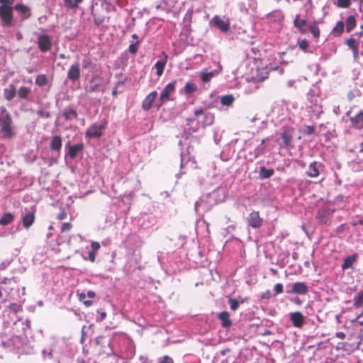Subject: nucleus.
Here are the masks:
<instances>
[{
    "mask_svg": "<svg viewBox=\"0 0 363 363\" xmlns=\"http://www.w3.org/2000/svg\"><path fill=\"white\" fill-rule=\"evenodd\" d=\"M11 118L4 106L0 107V128L4 136L10 138L12 135L11 128Z\"/></svg>",
    "mask_w": 363,
    "mask_h": 363,
    "instance_id": "obj_1",
    "label": "nucleus"
},
{
    "mask_svg": "<svg viewBox=\"0 0 363 363\" xmlns=\"http://www.w3.org/2000/svg\"><path fill=\"white\" fill-rule=\"evenodd\" d=\"M0 20L2 26H13V8L0 6Z\"/></svg>",
    "mask_w": 363,
    "mask_h": 363,
    "instance_id": "obj_2",
    "label": "nucleus"
},
{
    "mask_svg": "<svg viewBox=\"0 0 363 363\" xmlns=\"http://www.w3.org/2000/svg\"><path fill=\"white\" fill-rule=\"evenodd\" d=\"M106 125V122L101 125L93 124L86 130L85 135L90 138H100L102 135V130L105 129Z\"/></svg>",
    "mask_w": 363,
    "mask_h": 363,
    "instance_id": "obj_3",
    "label": "nucleus"
},
{
    "mask_svg": "<svg viewBox=\"0 0 363 363\" xmlns=\"http://www.w3.org/2000/svg\"><path fill=\"white\" fill-rule=\"evenodd\" d=\"M211 22L215 27L223 32H226L230 28V20L225 16L220 18L218 16H215L212 18Z\"/></svg>",
    "mask_w": 363,
    "mask_h": 363,
    "instance_id": "obj_4",
    "label": "nucleus"
},
{
    "mask_svg": "<svg viewBox=\"0 0 363 363\" xmlns=\"http://www.w3.org/2000/svg\"><path fill=\"white\" fill-rule=\"evenodd\" d=\"M175 84L176 82L173 81L170 83H169L162 90L160 96V101H161V106L162 104L166 102L167 101L169 100V96L172 94L174 93L175 90Z\"/></svg>",
    "mask_w": 363,
    "mask_h": 363,
    "instance_id": "obj_5",
    "label": "nucleus"
},
{
    "mask_svg": "<svg viewBox=\"0 0 363 363\" xmlns=\"http://www.w3.org/2000/svg\"><path fill=\"white\" fill-rule=\"evenodd\" d=\"M248 223L254 228H259L262 225V218H260L259 212L253 211L249 215Z\"/></svg>",
    "mask_w": 363,
    "mask_h": 363,
    "instance_id": "obj_6",
    "label": "nucleus"
},
{
    "mask_svg": "<svg viewBox=\"0 0 363 363\" xmlns=\"http://www.w3.org/2000/svg\"><path fill=\"white\" fill-rule=\"evenodd\" d=\"M38 47L42 52H46L51 48V40L47 35H43L38 38Z\"/></svg>",
    "mask_w": 363,
    "mask_h": 363,
    "instance_id": "obj_7",
    "label": "nucleus"
},
{
    "mask_svg": "<svg viewBox=\"0 0 363 363\" xmlns=\"http://www.w3.org/2000/svg\"><path fill=\"white\" fill-rule=\"evenodd\" d=\"M290 320L293 325L296 328H301L304 323V317L300 312H294L290 314Z\"/></svg>",
    "mask_w": 363,
    "mask_h": 363,
    "instance_id": "obj_8",
    "label": "nucleus"
},
{
    "mask_svg": "<svg viewBox=\"0 0 363 363\" xmlns=\"http://www.w3.org/2000/svg\"><path fill=\"white\" fill-rule=\"evenodd\" d=\"M222 67H218V69L211 72H208L207 69L202 70L200 72L201 80L203 82H208L213 77L218 74L221 72Z\"/></svg>",
    "mask_w": 363,
    "mask_h": 363,
    "instance_id": "obj_9",
    "label": "nucleus"
},
{
    "mask_svg": "<svg viewBox=\"0 0 363 363\" xmlns=\"http://www.w3.org/2000/svg\"><path fill=\"white\" fill-rule=\"evenodd\" d=\"M80 77V69L78 64L72 65L67 72V78L72 82L78 80Z\"/></svg>",
    "mask_w": 363,
    "mask_h": 363,
    "instance_id": "obj_10",
    "label": "nucleus"
},
{
    "mask_svg": "<svg viewBox=\"0 0 363 363\" xmlns=\"http://www.w3.org/2000/svg\"><path fill=\"white\" fill-rule=\"evenodd\" d=\"M157 96V92L156 91L150 93L145 99L143 100L142 107L144 110L148 111L152 106L154 101Z\"/></svg>",
    "mask_w": 363,
    "mask_h": 363,
    "instance_id": "obj_11",
    "label": "nucleus"
},
{
    "mask_svg": "<svg viewBox=\"0 0 363 363\" xmlns=\"http://www.w3.org/2000/svg\"><path fill=\"white\" fill-rule=\"evenodd\" d=\"M351 112L348 111L347 115L350 117L352 125L357 128L363 127V111H359L354 116H350Z\"/></svg>",
    "mask_w": 363,
    "mask_h": 363,
    "instance_id": "obj_12",
    "label": "nucleus"
},
{
    "mask_svg": "<svg viewBox=\"0 0 363 363\" xmlns=\"http://www.w3.org/2000/svg\"><path fill=\"white\" fill-rule=\"evenodd\" d=\"M35 220V213L33 211H28L22 216L23 225L26 228L30 227Z\"/></svg>",
    "mask_w": 363,
    "mask_h": 363,
    "instance_id": "obj_13",
    "label": "nucleus"
},
{
    "mask_svg": "<svg viewBox=\"0 0 363 363\" xmlns=\"http://www.w3.org/2000/svg\"><path fill=\"white\" fill-rule=\"evenodd\" d=\"M308 288L303 282H296L293 284V289L288 293L305 294L308 292Z\"/></svg>",
    "mask_w": 363,
    "mask_h": 363,
    "instance_id": "obj_14",
    "label": "nucleus"
},
{
    "mask_svg": "<svg viewBox=\"0 0 363 363\" xmlns=\"http://www.w3.org/2000/svg\"><path fill=\"white\" fill-rule=\"evenodd\" d=\"M62 138L59 135H56L52 138L50 148L51 150L60 152L62 148Z\"/></svg>",
    "mask_w": 363,
    "mask_h": 363,
    "instance_id": "obj_15",
    "label": "nucleus"
},
{
    "mask_svg": "<svg viewBox=\"0 0 363 363\" xmlns=\"http://www.w3.org/2000/svg\"><path fill=\"white\" fill-rule=\"evenodd\" d=\"M306 25V21L305 19H300L299 15H296L294 20V26L297 28L299 32L302 34H305L306 33V30L305 28Z\"/></svg>",
    "mask_w": 363,
    "mask_h": 363,
    "instance_id": "obj_16",
    "label": "nucleus"
},
{
    "mask_svg": "<svg viewBox=\"0 0 363 363\" xmlns=\"http://www.w3.org/2000/svg\"><path fill=\"white\" fill-rule=\"evenodd\" d=\"M357 259V255L356 254L347 257L342 264V269L345 270L347 269L352 267L353 264L356 262Z\"/></svg>",
    "mask_w": 363,
    "mask_h": 363,
    "instance_id": "obj_17",
    "label": "nucleus"
},
{
    "mask_svg": "<svg viewBox=\"0 0 363 363\" xmlns=\"http://www.w3.org/2000/svg\"><path fill=\"white\" fill-rule=\"evenodd\" d=\"M16 94V89L13 84H9L8 87L4 89V98L8 100H12Z\"/></svg>",
    "mask_w": 363,
    "mask_h": 363,
    "instance_id": "obj_18",
    "label": "nucleus"
},
{
    "mask_svg": "<svg viewBox=\"0 0 363 363\" xmlns=\"http://www.w3.org/2000/svg\"><path fill=\"white\" fill-rule=\"evenodd\" d=\"M219 320L221 321L222 325L224 328H229L232 325L230 319V315L227 311L221 312L218 315Z\"/></svg>",
    "mask_w": 363,
    "mask_h": 363,
    "instance_id": "obj_19",
    "label": "nucleus"
},
{
    "mask_svg": "<svg viewBox=\"0 0 363 363\" xmlns=\"http://www.w3.org/2000/svg\"><path fill=\"white\" fill-rule=\"evenodd\" d=\"M318 164L316 162H313L308 167L307 175L310 177H317L319 174Z\"/></svg>",
    "mask_w": 363,
    "mask_h": 363,
    "instance_id": "obj_20",
    "label": "nucleus"
},
{
    "mask_svg": "<svg viewBox=\"0 0 363 363\" xmlns=\"http://www.w3.org/2000/svg\"><path fill=\"white\" fill-rule=\"evenodd\" d=\"M191 162L192 167H196V160L194 158L191 160L190 156L188 153L182 152L181 154V167H184L188 162Z\"/></svg>",
    "mask_w": 363,
    "mask_h": 363,
    "instance_id": "obj_21",
    "label": "nucleus"
},
{
    "mask_svg": "<svg viewBox=\"0 0 363 363\" xmlns=\"http://www.w3.org/2000/svg\"><path fill=\"white\" fill-rule=\"evenodd\" d=\"M15 9L21 13L23 18H27L30 16V11L28 6L23 4H16Z\"/></svg>",
    "mask_w": 363,
    "mask_h": 363,
    "instance_id": "obj_22",
    "label": "nucleus"
},
{
    "mask_svg": "<svg viewBox=\"0 0 363 363\" xmlns=\"http://www.w3.org/2000/svg\"><path fill=\"white\" fill-rule=\"evenodd\" d=\"M167 55H164V59L163 60H159L155 63V67L157 69V74L158 76H161L163 74L164 69L167 63Z\"/></svg>",
    "mask_w": 363,
    "mask_h": 363,
    "instance_id": "obj_23",
    "label": "nucleus"
},
{
    "mask_svg": "<svg viewBox=\"0 0 363 363\" xmlns=\"http://www.w3.org/2000/svg\"><path fill=\"white\" fill-rule=\"evenodd\" d=\"M83 149L82 144H77L70 146L69 148L68 154L71 158L77 157V154Z\"/></svg>",
    "mask_w": 363,
    "mask_h": 363,
    "instance_id": "obj_24",
    "label": "nucleus"
},
{
    "mask_svg": "<svg viewBox=\"0 0 363 363\" xmlns=\"http://www.w3.org/2000/svg\"><path fill=\"white\" fill-rule=\"evenodd\" d=\"M30 89L26 86H21L16 91V94L20 99H27L30 95Z\"/></svg>",
    "mask_w": 363,
    "mask_h": 363,
    "instance_id": "obj_25",
    "label": "nucleus"
},
{
    "mask_svg": "<svg viewBox=\"0 0 363 363\" xmlns=\"http://www.w3.org/2000/svg\"><path fill=\"white\" fill-rule=\"evenodd\" d=\"M14 219V216L11 213H5L0 219V225H7L11 223Z\"/></svg>",
    "mask_w": 363,
    "mask_h": 363,
    "instance_id": "obj_26",
    "label": "nucleus"
},
{
    "mask_svg": "<svg viewBox=\"0 0 363 363\" xmlns=\"http://www.w3.org/2000/svg\"><path fill=\"white\" fill-rule=\"evenodd\" d=\"M346 30L350 32L356 26V19L353 16H350L345 21Z\"/></svg>",
    "mask_w": 363,
    "mask_h": 363,
    "instance_id": "obj_27",
    "label": "nucleus"
},
{
    "mask_svg": "<svg viewBox=\"0 0 363 363\" xmlns=\"http://www.w3.org/2000/svg\"><path fill=\"white\" fill-rule=\"evenodd\" d=\"M344 30V23L342 21H338L335 26L333 28L332 30V33L335 36H340Z\"/></svg>",
    "mask_w": 363,
    "mask_h": 363,
    "instance_id": "obj_28",
    "label": "nucleus"
},
{
    "mask_svg": "<svg viewBox=\"0 0 363 363\" xmlns=\"http://www.w3.org/2000/svg\"><path fill=\"white\" fill-rule=\"evenodd\" d=\"M363 306V290L360 291L354 298V306L360 308Z\"/></svg>",
    "mask_w": 363,
    "mask_h": 363,
    "instance_id": "obj_29",
    "label": "nucleus"
},
{
    "mask_svg": "<svg viewBox=\"0 0 363 363\" xmlns=\"http://www.w3.org/2000/svg\"><path fill=\"white\" fill-rule=\"evenodd\" d=\"M309 30L312 35L315 38H318L320 36V29L318 26V24L316 22H313L309 26Z\"/></svg>",
    "mask_w": 363,
    "mask_h": 363,
    "instance_id": "obj_30",
    "label": "nucleus"
},
{
    "mask_svg": "<svg viewBox=\"0 0 363 363\" xmlns=\"http://www.w3.org/2000/svg\"><path fill=\"white\" fill-rule=\"evenodd\" d=\"M234 100V96L232 94H228L221 97L220 103L224 106H230Z\"/></svg>",
    "mask_w": 363,
    "mask_h": 363,
    "instance_id": "obj_31",
    "label": "nucleus"
},
{
    "mask_svg": "<svg viewBox=\"0 0 363 363\" xmlns=\"http://www.w3.org/2000/svg\"><path fill=\"white\" fill-rule=\"evenodd\" d=\"M274 169H267L264 167H262L260 169V176L264 179L272 177L274 174Z\"/></svg>",
    "mask_w": 363,
    "mask_h": 363,
    "instance_id": "obj_32",
    "label": "nucleus"
},
{
    "mask_svg": "<svg viewBox=\"0 0 363 363\" xmlns=\"http://www.w3.org/2000/svg\"><path fill=\"white\" fill-rule=\"evenodd\" d=\"M196 86L192 82H187L184 87V92L186 94H191L196 91Z\"/></svg>",
    "mask_w": 363,
    "mask_h": 363,
    "instance_id": "obj_33",
    "label": "nucleus"
},
{
    "mask_svg": "<svg viewBox=\"0 0 363 363\" xmlns=\"http://www.w3.org/2000/svg\"><path fill=\"white\" fill-rule=\"evenodd\" d=\"M35 83L39 86H43L47 84L48 79L47 77L44 74L38 75L35 79Z\"/></svg>",
    "mask_w": 363,
    "mask_h": 363,
    "instance_id": "obj_34",
    "label": "nucleus"
},
{
    "mask_svg": "<svg viewBox=\"0 0 363 363\" xmlns=\"http://www.w3.org/2000/svg\"><path fill=\"white\" fill-rule=\"evenodd\" d=\"M82 1L83 0H74V1H73L72 0H64V2L67 7L74 9L77 8Z\"/></svg>",
    "mask_w": 363,
    "mask_h": 363,
    "instance_id": "obj_35",
    "label": "nucleus"
},
{
    "mask_svg": "<svg viewBox=\"0 0 363 363\" xmlns=\"http://www.w3.org/2000/svg\"><path fill=\"white\" fill-rule=\"evenodd\" d=\"M298 45L304 52H306L307 48L308 47V42L306 39L298 40Z\"/></svg>",
    "mask_w": 363,
    "mask_h": 363,
    "instance_id": "obj_36",
    "label": "nucleus"
},
{
    "mask_svg": "<svg viewBox=\"0 0 363 363\" xmlns=\"http://www.w3.org/2000/svg\"><path fill=\"white\" fill-rule=\"evenodd\" d=\"M140 44V40L133 41L129 46V52L135 54L138 51V45Z\"/></svg>",
    "mask_w": 363,
    "mask_h": 363,
    "instance_id": "obj_37",
    "label": "nucleus"
},
{
    "mask_svg": "<svg viewBox=\"0 0 363 363\" xmlns=\"http://www.w3.org/2000/svg\"><path fill=\"white\" fill-rule=\"evenodd\" d=\"M281 137L285 146H289L291 143V137L286 132H284Z\"/></svg>",
    "mask_w": 363,
    "mask_h": 363,
    "instance_id": "obj_38",
    "label": "nucleus"
},
{
    "mask_svg": "<svg viewBox=\"0 0 363 363\" xmlns=\"http://www.w3.org/2000/svg\"><path fill=\"white\" fill-rule=\"evenodd\" d=\"M337 5L340 8H347L350 5V0H337Z\"/></svg>",
    "mask_w": 363,
    "mask_h": 363,
    "instance_id": "obj_39",
    "label": "nucleus"
},
{
    "mask_svg": "<svg viewBox=\"0 0 363 363\" xmlns=\"http://www.w3.org/2000/svg\"><path fill=\"white\" fill-rule=\"evenodd\" d=\"M64 116L65 117L66 119L69 120L70 119L72 116L73 117H76L77 116V113L73 109H69L68 111H66L65 113H64Z\"/></svg>",
    "mask_w": 363,
    "mask_h": 363,
    "instance_id": "obj_40",
    "label": "nucleus"
},
{
    "mask_svg": "<svg viewBox=\"0 0 363 363\" xmlns=\"http://www.w3.org/2000/svg\"><path fill=\"white\" fill-rule=\"evenodd\" d=\"M14 0H0V6L13 8Z\"/></svg>",
    "mask_w": 363,
    "mask_h": 363,
    "instance_id": "obj_41",
    "label": "nucleus"
},
{
    "mask_svg": "<svg viewBox=\"0 0 363 363\" xmlns=\"http://www.w3.org/2000/svg\"><path fill=\"white\" fill-rule=\"evenodd\" d=\"M228 302L230 303V309L233 311L237 310L239 306V302L233 298H229Z\"/></svg>",
    "mask_w": 363,
    "mask_h": 363,
    "instance_id": "obj_42",
    "label": "nucleus"
},
{
    "mask_svg": "<svg viewBox=\"0 0 363 363\" xmlns=\"http://www.w3.org/2000/svg\"><path fill=\"white\" fill-rule=\"evenodd\" d=\"M91 252L96 253L97 251L100 249L101 245H100L99 242H98L96 241H93L91 243Z\"/></svg>",
    "mask_w": 363,
    "mask_h": 363,
    "instance_id": "obj_43",
    "label": "nucleus"
},
{
    "mask_svg": "<svg viewBox=\"0 0 363 363\" xmlns=\"http://www.w3.org/2000/svg\"><path fill=\"white\" fill-rule=\"evenodd\" d=\"M274 295L279 294L283 292V285L280 283L274 286Z\"/></svg>",
    "mask_w": 363,
    "mask_h": 363,
    "instance_id": "obj_44",
    "label": "nucleus"
},
{
    "mask_svg": "<svg viewBox=\"0 0 363 363\" xmlns=\"http://www.w3.org/2000/svg\"><path fill=\"white\" fill-rule=\"evenodd\" d=\"M158 363H174V362H173V359L171 357L166 355V356H164L160 362H159Z\"/></svg>",
    "mask_w": 363,
    "mask_h": 363,
    "instance_id": "obj_45",
    "label": "nucleus"
},
{
    "mask_svg": "<svg viewBox=\"0 0 363 363\" xmlns=\"http://www.w3.org/2000/svg\"><path fill=\"white\" fill-rule=\"evenodd\" d=\"M72 228V225L69 223H64L62 225V232L68 231Z\"/></svg>",
    "mask_w": 363,
    "mask_h": 363,
    "instance_id": "obj_46",
    "label": "nucleus"
},
{
    "mask_svg": "<svg viewBox=\"0 0 363 363\" xmlns=\"http://www.w3.org/2000/svg\"><path fill=\"white\" fill-rule=\"evenodd\" d=\"M38 115L43 118H49L50 117V113L48 111H45L43 110L38 111Z\"/></svg>",
    "mask_w": 363,
    "mask_h": 363,
    "instance_id": "obj_47",
    "label": "nucleus"
},
{
    "mask_svg": "<svg viewBox=\"0 0 363 363\" xmlns=\"http://www.w3.org/2000/svg\"><path fill=\"white\" fill-rule=\"evenodd\" d=\"M354 43H355V41H354V39H349V40H347V45H348L350 48H352V49H354V48H356V47H355V45H354Z\"/></svg>",
    "mask_w": 363,
    "mask_h": 363,
    "instance_id": "obj_48",
    "label": "nucleus"
},
{
    "mask_svg": "<svg viewBox=\"0 0 363 363\" xmlns=\"http://www.w3.org/2000/svg\"><path fill=\"white\" fill-rule=\"evenodd\" d=\"M96 252H91V251H90V252H89V259L91 262H94L95 261V259H96Z\"/></svg>",
    "mask_w": 363,
    "mask_h": 363,
    "instance_id": "obj_49",
    "label": "nucleus"
},
{
    "mask_svg": "<svg viewBox=\"0 0 363 363\" xmlns=\"http://www.w3.org/2000/svg\"><path fill=\"white\" fill-rule=\"evenodd\" d=\"M42 353H43V355L44 358H46L47 356L49 357L50 358L52 357V351L47 352L46 350H43Z\"/></svg>",
    "mask_w": 363,
    "mask_h": 363,
    "instance_id": "obj_50",
    "label": "nucleus"
},
{
    "mask_svg": "<svg viewBox=\"0 0 363 363\" xmlns=\"http://www.w3.org/2000/svg\"><path fill=\"white\" fill-rule=\"evenodd\" d=\"M335 336L339 339L343 340L345 337V334L342 332H337L336 333Z\"/></svg>",
    "mask_w": 363,
    "mask_h": 363,
    "instance_id": "obj_51",
    "label": "nucleus"
},
{
    "mask_svg": "<svg viewBox=\"0 0 363 363\" xmlns=\"http://www.w3.org/2000/svg\"><path fill=\"white\" fill-rule=\"evenodd\" d=\"M82 64L84 68H87L90 66L91 62L89 60H84Z\"/></svg>",
    "mask_w": 363,
    "mask_h": 363,
    "instance_id": "obj_52",
    "label": "nucleus"
},
{
    "mask_svg": "<svg viewBox=\"0 0 363 363\" xmlns=\"http://www.w3.org/2000/svg\"><path fill=\"white\" fill-rule=\"evenodd\" d=\"M203 109L202 108H199V109H196L194 111V115L196 116H199V115H201V114H203Z\"/></svg>",
    "mask_w": 363,
    "mask_h": 363,
    "instance_id": "obj_53",
    "label": "nucleus"
},
{
    "mask_svg": "<svg viewBox=\"0 0 363 363\" xmlns=\"http://www.w3.org/2000/svg\"><path fill=\"white\" fill-rule=\"evenodd\" d=\"M65 218H66V213H64V212L60 213V214H58V216H57V218H58L59 220H63V219H65Z\"/></svg>",
    "mask_w": 363,
    "mask_h": 363,
    "instance_id": "obj_54",
    "label": "nucleus"
},
{
    "mask_svg": "<svg viewBox=\"0 0 363 363\" xmlns=\"http://www.w3.org/2000/svg\"><path fill=\"white\" fill-rule=\"evenodd\" d=\"M205 118L208 120H209V123L211 124L213 121V116L211 114H206L205 116Z\"/></svg>",
    "mask_w": 363,
    "mask_h": 363,
    "instance_id": "obj_55",
    "label": "nucleus"
},
{
    "mask_svg": "<svg viewBox=\"0 0 363 363\" xmlns=\"http://www.w3.org/2000/svg\"><path fill=\"white\" fill-rule=\"evenodd\" d=\"M97 89V85L90 86L88 89L89 91H95Z\"/></svg>",
    "mask_w": 363,
    "mask_h": 363,
    "instance_id": "obj_56",
    "label": "nucleus"
},
{
    "mask_svg": "<svg viewBox=\"0 0 363 363\" xmlns=\"http://www.w3.org/2000/svg\"><path fill=\"white\" fill-rule=\"evenodd\" d=\"M87 296L89 297V298H94L95 296V293L92 291H89L87 292Z\"/></svg>",
    "mask_w": 363,
    "mask_h": 363,
    "instance_id": "obj_57",
    "label": "nucleus"
},
{
    "mask_svg": "<svg viewBox=\"0 0 363 363\" xmlns=\"http://www.w3.org/2000/svg\"><path fill=\"white\" fill-rule=\"evenodd\" d=\"M295 82L294 80H289L287 82V85L289 87H292L294 84Z\"/></svg>",
    "mask_w": 363,
    "mask_h": 363,
    "instance_id": "obj_58",
    "label": "nucleus"
},
{
    "mask_svg": "<svg viewBox=\"0 0 363 363\" xmlns=\"http://www.w3.org/2000/svg\"><path fill=\"white\" fill-rule=\"evenodd\" d=\"M91 303H92L91 301H89V300L84 301V304L86 306H90L91 305Z\"/></svg>",
    "mask_w": 363,
    "mask_h": 363,
    "instance_id": "obj_59",
    "label": "nucleus"
},
{
    "mask_svg": "<svg viewBox=\"0 0 363 363\" xmlns=\"http://www.w3.org/2000/svg\"><path fill=\"white\" fill-rule=\"evenodd\" d=\"M100 315H101L100 320H102L106 318V313L105 312H101L100 313Z\"/></svg>",
    "mask_w": 363,
    "mask_h": 363,
    "instance_id": "obj_60",
    "label": "nucleus"
},
{
    "mask_svg": "<svg viewBox=\"0 0 363 363\" xmlns=\"http://www.w3.org/2000/svg\"><path fill=\"white\" fill-rule=\"evenodd\" d=\"M85 297H86L85 294H84V293L80 294V295H79L80 301H84V299L85 298Z\"/></svg>",
    "mask_w": 363,
    "mask_h": 363,
    "instance_id": "obj_61",
    "label": "nucleus"
},
{
    "mask_svg": "<svg viewBox=\"0 0 363 363\" xmlns=\"http://www.w3.org/2000/svg\"><path fill=\"white\" fill-rule=\"evenodd\" d=\"M313 132V128L308 126V133H312Z\"/></svg>",
    "mask_w": 363,
    "mask_h": 363,
    "instance_id": "obj_62",
    "label": "nucleus"
},
{
    "mask_svg": "<svg viewBox=\"0 0 363 363\" xmlns=\"http://www.w3.org/2000/svg\"><path fill=\"white\" fill-rule=\"evenodd\" d=\"M132 38H133V39L135 40V41H136V40H138V35H137V34H135V33H134V34H133V35H132Z\"/></svg>",
    "mask_w": 363,
    "mask_h": 363,
    "instance_id": "obj_63",
    "label": "nucleus"
},
{
    "mask_svg": "<svg viewBox=\"0 0 363 363\" xmlns=\"http://www.w3.org/2000/svg\"><path fill=\"white\" fill-rule=\"evenodd\" d=\"M352 50H353V52H354V57H356L357 55V52H358L357 48H354V49H352Z\"/></svg>",
    "mask_w": 363,
    "mask_h": 363,
    "instance_id": "obj_64",
    "label": "nucleus"
}]
</instances>
